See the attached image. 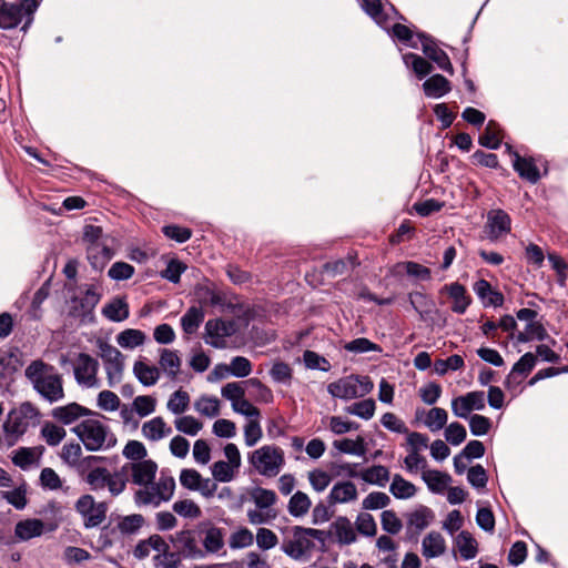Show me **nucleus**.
Returning <instances> with one entry per match:
<instances>
[{
	"instance_id": "1",
	"label": "nucleus",
	"mask_w": 568,
	"mask_h": 568,
	"mask_svg": "<svg viewBox=\"0 0 568 568\" xmlns=\"http://www.w3.org/2000/svg\"><path fill=\"white\" fill-rule=\"evenodd\" d=\"M26 377L33 389L49 403H55L64 398L63 379L52 365L42 359L32 361L24 369Z\"/></svg>"
},
{
	"instance_id": "2",
	"label": "nucleus",
	"mask_w": 568,
	"mask_h": 568,
	"mask_svg": "<svg viewBox=\"0 0 568 568\" xmlns=\"http://www.w3.org/2000/svg\"><path fill=\"white\" fill-rule=\"evenodd\" d=\"M72 432L90 452L112 448L118 442L110 428L97 419H85L74 426Z\"/></svg>"
},
{
	"instance_id": "3",
	"label": "nucleus",
	"mask_w": 568,
	"mask_h": 568,
	"mask_svg": "<svg viewBox=\"0 0 568 568\" xmlns=\"http://www.w3.org/2000/svg\"><path fill=\"white\" fill-rule=\"evenodd\" d=\"M38 7V0H18V3L2 1L0 3V28L6 30L14 29L27 17V21L22 27V30L26 31L31 24L32 16Z\"/></svg>"
},
{
	"instance_id": "4",
	"label": "nucleus",
	"mask_w": 568,
	"mask_h": 568,
	"mask_svg": "<svg viewBox=\"0 0 568 568\" xmlns=\"http://www.w3.org/2000/svg\"><path fill=\"white\" fill-rule=\"evenodd\" d=\"M248 462L260 475L275 477L284 465V453L277 446L264 445L248 454Z\"/></svg>"
},
{
	"instance_id": "5",
	"label": "nucleus",
	"mask_w": 568,
	"mask_h": 568,
	"mask_svg": "<svg viewBox=\"0 0 568 568\" xmlns=\"http://www.w3.org/2000/svg\"><path fill=\"white\" fill-rule=\"evenodd\" d=\"M374 388L368 376L348 375L327 385V392L336 398L344 400L364 397Z\"/></svg>"
},
{
	"instance_id": "6",
	"label": "nucleus",
	"mask_w": 568,
	"mask_h": 568,
	"mask_svg": "<svg viewBox=\"0 0 568 568\" xmlns=\"http://www.w3.org/2000/svg\"><path fill=\"white\" fill-rule=\"evenodd\" d=\"M38 416L39 410L29 402L23 403L18 409L11 410L3 423L8 446L14 445L18 438L27 432L29 419L37 418Z\"/></svg>"
},
{
	"instance_id": "7",
	"label": "nucleus",
	"mask_w": 568,
	"mask_h": 568,
	"mask_svg": "<svg viewBox=\"0 0 568 568\" xmlns=\"http://www.w3.org/2000/svg\"><path fill=\"white\" fill-rule=\"evenodd\" d=\"M75 511L81 516L85 529L99 527L106 518L108 504L95 501L90 494H84L74 504Z\"/></svg>"
},
{
	"instance_id": "8",
	"label": "nucleus",
	"mask_w": 568,
	"mask_h": 568,
	"mask_svg": "<svg viewBox=\"0 0 568 568\" xmlns=\"http://www.w3.org/2000/svg\"><path fill=\"white\" fill-rule=\"evenodd\" d=\"M103 460H105V457L90 455L78 463V474L91 490L99 491L106 487L110 471L105 467L95 465Z\"/></svg>"
},
{
	"instance_id": "9",
	"label": "nucleus",
	"mask_w": 568,
	"mask_h": 568,
	"mask_svg": "<svg viewBox=\"0 0 568 568\" xmlns=\"http://www.w3.org/2000/svg\"><path fill=\"white\" fill-rule=\"evenodd\" d=\"M100 356L103 359L108 384L113 387L122 379L124 357L121 352L109 343L99 344Z\"/></svg>"
},
{
	"instance_id": "10",
	"label": "nucleus",
	"mask_w": 568,
	"mask_h": 568,
	"mask_svg": "<svg viewBox=\"0 0 568 568\" xmlns=\"http://www.w3.org/2000/svg\"><path fill=\"white\" fill-rule=\"evenodd\" d=\"M315 547L308 528L302 526L292 527V538L285 539L281 546L282 551L292 559L298 560L306 554L311 552Z\"/></svg>"
},
{
	"instance_id": "11",
	"label": "nucleus",
	"mask_w": 568,
	"mask_h": 568,
	"mask_svg": "<svg viewBox=\"0 0 568 568\" xmlns=\"http://www.w3.org/2000/svg\"><path fill=\"white\" fill-rule=\"evenodd\" d=\"M74 378L79 385L88 388L98 387L99 382L97 378L99 371V362L87 353H80L77 356V364L74 365Z\"/></svg>"
},
{
	"instance_id": "12",
	"label": "nucleus",
	"mask_w": 568,
	"mask_h": 568,
	"mask_svg": "<svg viewBox=\"0 0 568 568\" xmlns=\"http://www.w3.org/2000/svg\"><path fill=\"white\" fill-rule=\"evenodd\" d=\"M235 333L234 323L222 318L209 320L205 324V342L212 347L223 349L226 347L225 337Z\"/></svg>"
},
{
	"instance_id": "13",
	"label": "nucleus",
	"mask_w": 568,
	"mask_h": 568,
	"mask_svg": "<svg viewBox=\"0 0 568 568\" xmlns=\"http://www.w3.org/2000/svg\"><path fill=\"white\" fill-rule=\"evenodd\" d=\"M417 38L420 41L423 53L429 60L434 61L440 70L449 73L450 75L454 74V68L449 57L442 48L438 47L435 39L424 32L417 33Z\"/></svg>"
},
{
	"instance_id": "14",
	"label": "nucleus",
	"mask_w": 568,
	"mask_h": 568,
	"mask_svg": "<svg viewBox=\"0 0 568 568\" xmlns=\"http://www.w3.org/2000/svg\"><path fill=\"white\" fill-rule=\"evenodd\" d=\"M485 406V393L483 390L469 392L452 400V410L459 418H468L471 410H483Z\"/></svg>"
},
{
	"instance_id": "15",
	"label": "nucleus",
	"mask_w": 568,
	"mask_h": 568,
	"mask_svg": "<svg viewBox=\"0 0 568 568\" xmlns=\"http://www.w3.org/2000/svg\"><path fill=\"white\" fill-rule=\"evenodd\" d=\"M156 471L158 464L152 459L126 463L122 466V473H130L131 481L139 486H148L153 483Z\"/></svg>"
},
{
	"instance_id": "16",
	"label": "nucleus",
	"mask_w": 568,
	"mask_h": 568,
	"mask_svg": "<svg viewBox=\"0 0 568 568\" xmlns=\"http://www.w3.org/2000/svg\"><path fill=\"white\" fill-rule=\"evenodd\" d=\"M511 230V219L504 210H491L487 215V237L495 242Z\"/></svg>"
},
{
	"instance_id": "17",
	"label": "nucleus",
	"mask_w": 568,
	"mask_h": 568,
	"mask_svg": "<svg viewBox=\"0 0 568 568\" xmlns=\"http://www.w3.org/2000/svg\"><path fill=\"white\" fill-rule=\"evenodd\" d=\"M172 541L178 552L184 558H203L204 551L197 546L195 532L193 530H181L175 534Z\"/></svg>"
},
{
	"instance_id": "18",
	"label": "nucleus",
	"mask_w": 568,
	"mask_h": 568,
	"mask_svg": "<svg viewBox=\"0 0 568 568\" xmlns=\"http://www.w3.org/2000/svg\"><path fill=\"white\" fill-rule=\"evenodd\" d=\"M406 534L408 538H415L430 524L434 513L426 506H419L414 511L406 514Z\"/></svg>"
},
{
	"instance_id": "19",
	"label": "nucleus",
	"mask_w": 568,
	"mask_h": 568,
	"mask_svg": "<svg viewBox=\"0 0 568 568\" xmlns=\"http://www.w3.org/2000/svg\"><path fill=\"white\" fill-rule=\"evenodd\" d=\"M440 293H447L453 300L452 311L456 314H464L471 303L466 287L458 282L446 284L440 288Z\"/></svg>"
},
{
	"instance_id": "20",
	"label": "nucleus",
	"mask_w": 568,
	"mask_h": 568,
	"mask_svg": "<svg viewBox=\"0 0 568 568\" xmlns=\"http://www.w3.org/2000/svg\"><path fill=\"white\" fill-rule=\"evenodd\" d=\"M358 497L356 485L353 481L345 480L336 483L328 496L326 497V501L328 506H334L336 504H347L356 500Z\"/></svg>"
},
{
	"instance_id": "21",
	"label": "nucleus",
	"mask_w": 568,
	"mask_h": 568,
	"mask_svg": "<svg viewBox=\"0 0 568 568\" xmlns=\"http://www.w3.org/2000/svg\"><path fill=\"white\" fill-rule=\"evenodd\" d=\"M92 412L78 403H70L64 406L54 407L51 416L64 425L74 423L82 416L91 415Z\"/></svg>"
},
{
	"instance_id": "22",
	"label": "nucleus",
	"mask_w": 568,
	"mask_h": 568,
	"mask_svg": "<svg viewBox=\"0 0 568 568\" xmlns=\"http://www.w3.org/2000/svg\"><path fill=\"white\" fill-rule=\"evenodd\" d=\"M513 168L518 175L531 184H536L540 179L539 169L532 158H524L517 152H513Z\"/></svg>"
},
{
	"instance_id": "23",
	"label": "nucleus",
	"mask_w": 568,
	"mask_h": 568,
	"mask_svg": "<svg viewBox=\"0 0 568 568\" xmlns=\"http://www.w3.org/2000/svg\"><path fill=\"white\" fill-rule=\"evenodd\" d=\"M537 358L536 356L528 352L524 354L513 366L510 373L506 377L505 384L507 387H510L513 384L518 385L520 381H517V375H521L526 377L534 369L536 365Z\"/></svg>"
},
{
	"instance_id": "24",
	"label": "nucleus",
	"mask_w": 568,
	"mask_h": 568,
	"mask_svg": "<svg viewBox=\"0 0 568 568\" xmlns=\"http://www.w3.org/2000/svg\"><path fill=\"white\" fill-rule=\"evenodd\" d=\"M101 313L111 322H123L130 315L129 304L125 297H114L102 307Z\"/></svg>"
},
{
	"instance_id": "25",
	"label": "nucleus",
	"mask_w": 568,
	"mask_h": 568,
	"mask_svg": "<svg viewBox=\"0 0 568 568\" xmlns=\"http://www.w3.org/2000/svg\"><path fill=\"white\" fill-rule=\"evenodd\" d=\"M142 435L151 442H158L171 435L172 428L166 425L161 416H156L142 425Z\"/></svg>"
},
{
	"instance_id": "26",
	"label": "nucleus",
	"mask_w": 568,
	"mask_h": 568,
	"mask_svg": "<svg viewBox=\"0 0 568 568\" xmlns=\"http://www.w3.org/2000/svg\"><path fill=\"white\" fill-rule=\"evenodd\" d=\"M44 448L38 447H20L13 452L11 460L13 465L20 467L23 470L29 469L33 464L38 463Z\"/></svg>"
},
{
	"instance_id": "27",
	"label": "nucleus",
	"mask_w": 568,
	"mask_h": 568,
	"mask_svg": "<svg viewBox=\"0 0 568 568\" xmlns=\"http://www.w3.org/2000/svg\"><path fill=\"white\" fill-rule=\"evenodd\" d=\"M145 525V518L141 514H131L126 516H118L116 526L112 532L118 530L122 536L136 535Z\"/></svg>"
},
{
	"instance_id": "28",
	"label": "nucleus",
	"mask_w": 568,
	"mask_h": 568,
	"mask_svg": "<svg viewBox=\"0 0 568 568\" xmlns=\"http://www.w3.org/2000/svg\"><path fill=\"white\" fill-rule=\"evenodd\" d=\"M423 90L427 98L439 99L452 90V85L444 75L434 74L424 81Z\"/></svg>"
},
{
	"instance_id": "29",
	"label": "nucleus",
	"mask_w": 568,
	"mask_h": 568,
	"mask_svg": "<svg viewBox=\"0 0 568 568\" xmlns=\"http://www.w3.org/2000/svg\"><path fill=\"white\" fill-rule=\"evenodd\" d=\"M339 545H351L356 541V532L351 520L345 516H338L331 525Z\"/></svg>"
},
{
	"instance_id": "30",
	"label": "nucleus",
	"mask_w": 568,
	"mask_h": 568,
	"mask_svg": "<svg viewBox=\"0 0 568 568\" xmlns=\"http://www.w3.org/2000/svg\"><path fill=\"white\" fill-rule=\"evenodd\" d=\"M446 550L445 539L437 531L427 534L422 542V552L426 558H435L442 556Z\"/></svg>"
},
{
	"instance_id": "31",
	"label": "nucleus",
	"mask_w": 568,
	"mask_h": 568,
	"mask_svg": "<svg viewBox=\"0 0 568 568\" xmlns=\"http://www.w3.org/2000/svg\"><path fill=\"white\" fill-rule=\"evenodd\" d=\"M133 374L143 386H153L160 378V369L149 365L144 361H136L133 365Z\"/></svg>"
},
{
	"instance_id": "32",
	"label": "nucleus",
	"mask_w": 568,
	"mask_h": 568,
	"mask_svg": "<svg viewBox=\"0 0 568 568\" xmlns=\"http://www.w3.org/2000/svg\"><path fill=\"white\" fill-rule=\"evenodd\" d=\"M219 371H223L225 373H230V375L243 378L251 374L252 364L244 356H235L232 358L230 365L219 364L215 366L213 373H217Z\"/></svg>"
},
{
	"instance_id": "33",
	"label": "nucleus",
	"mask_w": 568,
	"mask_h": 568,
	"mask_svg": "<svg viewBox=\"0 0 568 568\" xmlns=\"http://www.w3.org/2000/svg\"><path fill=\"white\" fill-rule=\"evenodd\" d=\"M44 525L40 519H26L16 525L14 535L20 540H29L39 537L43 532Z\"/></svg>"
},
{
	"instance_id": "34",
	"label": "nucleus",
	"mask_w": 568,
	"mask_h": 568,
	"mask_svg": "<svg viewBox=\"0 0 568 568\" xmlns=\"http://www.w3.org/2000/svg\"><path fill=\"white\" fill-rule=\"evenodd\" d=\"M101 295L95 291L93 286H90L84 296L79 300V306L74 307V313L82 320L91 317L93 310L99 304Z\"/></svg>"
},
{
	"instance_id": "35",
	"label": "nucleus",
	"mask_w": 568,
	"mask_h": 568,
	"mask_svg": "<svg viewBox=\"0 0 568 568\" xmlns=\"http://www.w3.org/2000/svg\"><path fill=\"white\" fill-rule=\"evenodd\" d=\"M159 364L170 379L178 377L181 367V358L176 351L168 348L161 349Z\"/></svg>"
},
{
	"instance_id": "36",
	"label": "nucleus",
	"mask_w": 568,
	"mask_h": 568,
	"mask_svg": "<svg viewBox=\"0 0 568 568\" xmlns=\"http://www.w3.org/2000/svg\"><path fill=\"white\" fill-rule=\"evenodd\" d=\"M501 139L499 124L494 120H490L487 123L484 133L479 136L478 142L484 148L497 150L501 144Z\"/></svg>"
},
{
	"instance_id": "37",
	"label": "nucleus",
	"mask_w": 568,
	"mask_h": 568,
	"mask_svg": "<svg viewBox=\"0 0 568 568\" xmlns=\"http://www.w3.org/2000/svg\"><path fill=\"white\" fill-rule=\"evenodd\" d=\"M456 546L463 559L469 560L477 556V541L470 532L463 530L456 537Z\"/></svg>"
},
{
	"instance_id": "38",
	"label": "nucleus",
	"mask_w": 568,
	"mask_h": 568,
	"mask_svg": "<svg viewBox=\"0 0 568 568\" xmlns=\"http://www.w3.org/2000/svg\"><path fill=\"white\" fill-rule=\"evenodd\" d=\"M389 491L397 499H408L416 494V487L402 475L395 474L389 486Z\"/></svg>"
},
{
	"instance_id": "39",
	"label": "nucleus",
	"mask_w": 568,
	"mask_h": 568,
	"mask_svg": "<svg viewBox=\"0 0 568 568\" xmlns=\"http://www.w3.org/2000/svg\"><path fill=\"white\" fill-rule=\"evenodd\" d=\"M359 476L364 481L368 484L384 487L389 480V470L383 465H375L364 469Z\"/></svg>"
},
{
	"instance_id": "40",
	"label": "nucleus",
	"mask_w": 568,
	"mask_h": 568,
	"mask_svg": "<svg viewBox=\"0 0 568 568\" xmlns=\"http://www.w3.org/2000/svg\"><path fill=\"white\" fill-rule=\"evenodd\" d=\"M204 312L201 307L191 306L181 317V326L186 334H193L204 321Z\"/></svg>"
},
{
	"instance_id": "41",
	"label": "nucleus",
	"mask_w": 568,
	"mask_h": 568,
	"mask_svg": "<svg viewBox=\"0 0 568 568\" xmlns=\"http://www.w3.org/2000/svg\"><path fill=\"white\" fill-rule=\"evenodd\" d=\"M312 506L310 497L303 491H296L288 500L287 509L291 516L302 517L306 515Z\"/></svg>"
},
{
	"instance_id": "42",
	"label": "nucleus",
	"mask_w": 568,
	"mask_h": 568,
	"mask_svg": "<svg viewBox=\"0 0 568 568\" xmlns=\"http://www.w3.org/2000/svg\"><path fill=\"white\" fill-rule=\"evenodd\" d=\"M88 260L94 268L102 267L113 256V252L104 244L95 243L87 248Z\"/></svg>"
},
{
	"instance_id": "43",
	"label": "nucleus",
	"mask_w": 568,
	"mask_h": 568,
	"mask_svg": "<svg viewBox=\"0 0 568 568\" xmlns=\"http://www.w3.org/2000/svg\"><path fill=\"white\" fill-rule=\"evenodd\" d=\"M548 337V333L544 325L539 322L532 321L527 323L525 331L519 332L516 336L518 343H528L532 339L545 341Z\"/></svg>"
},
{
	"instance_id": "44",
	"label": "nucleus",
	"mask_w": 568,
	"mask_h": 568,
	"mask_svg": "<svg viewBox=\"0 0 568 568\" xmlns=\"http://www.w3.org/2000/svg\"><path fill=\"white\" fill-rule=\"evenodd\" d=\"M422 477L433 493H442L452 480L449 475L439 470H424Z\"/></svg>"
},
{
	"instance_id": "45",
	"label": "nucleus",
	"mask_w": 568,
	"mask_h": 568,
	"mask_svg": "<svg viewBox=\"0 0 568 568\" xmlns=\"http://www.w3.org/2000/svg\"><path fill=\"white\" fill-rule=\"evenodd\" d=\"M250 496L255 506L261 510L271 508L277 501V496L274 490L262 487L253 488Z\"/></svg>"
},
{
	"instance_id": "46",
	"label": "nucleus",
	"mask_w": 568,
	"mask_h": 568,
	"mask_svg": "<svg viewBox=\"0 0 568 568\" xmlns=\"http://www.w3.org/2000/svg\"><path fill=\"white\" fill-rule=\"evenodd\" d=\"M203 546L207 552L216 554L224 546V532L222 528L211 527L205 531Z\"/></svg>"
},
{
	"instance_id": "47",
	"label": "nucleus",
	"mask_w": 568,
	"mask_h": 568,
	"mask_svg": "<svg viewBox=\"0 0 568 568\" xmlns=\"http://www.w3.org/2000/svg\"><path fill=\"white\" fill-rule=\"evenodd\" d=\"M376 409V404L373 398H367L361 402H356L345 408L346 413L355 415L362 419H371Z\"/></svg>"
},
{
	"instance_id": "48",
	"label": "nucleus",
	"mask_w": 568,
	"mask_h": 568,
	"mask_svg": "<svg viewBox=\"0 0 568 568\" xmlns=\"http://www.w3.org/2000/svg\"><path fill=\"white\" fill-rule=\"evenodd\" d=\"M145 335L142 331L128 328L116 336L118 344L123 348H135L144 343Z\"/></svg>"
},
{
	"instance_id": "49",
	"label": "nucleus",
	"mask_w": 568,
	"mask_h": 568,
	"mask_svg": "<svg viewBox=\"0 0 568 568\" xmlns=\"http://www.w3.org/2000/svg\"><path fill=\"white\" fill-rule=\"evenodd\" d=\"M67 432L63 427L51 422H45L41 428V437L49 446L59 445L65 437Z\"/></svg>"
},
{
	"instance_id": "50",
	"label": "nucleus",
	"mask_w": 568,
	"mask_h": 568,
	"mask_svg": "<svg viewBox=\"0 0 568 568\" xmlns=\"http://www.w3.org/2000/svg\"><path fill=\"white\" fill-rule=\"evenodd\" d=\"M396 267L405 271L408 276L417 280L429 281L432 278V271L414 261L397 263Z\"/></svg>"
},
{
	"instance_id": "51",
	"label": "nucleus",
	"mask_w": 568,
	"mask_h": 568,
	"mask_svg": "<svg viewBox=\"0 0 568 568\" xmlns=\"http://www.w3.org/2000/svg\"><path fill=\"white\" fill-rule=\"evenodd\" d=\"M404 60L406 64L410 63L412 69L418 79L425 78L433 70V65L426 59L416 53L405 54Z\"/></svg>"
},
{
	"instance_id": "52",
	"label": "nucleus",
	"mask_w": 568,
	"mask_h": 568,
	"mask_svg": "<svg viewBox=\"0 0 568 568\" xmlns=\"http://www.w3.org/2000/svg\"><path fill=\"white\" fill-rule=\"evenodd\" d=\"M122 455L131 463H136L146 459L148 450L142 442L132 439L125 444Z\"/></svg>"
},
{
	"instance_id": "53",
	"label": "nucleus",
	"mask_w": 568,
	"mask_h": 568,
	"mask_svg": "<svg viewBox=\"0 0 568 568\" xmlns=\"http://www.w3.org/2000/svg\"><path fill=\"white\" fill-rule=\"evenodd\" d=\"M390 504V498L383 491H372L362 501V508L365 510L384 509Z\"/></svg>"
},
{
	"instance_id": "54",
	"label": "nucleus",
	"mask_w": 568,
	"mask_h": 568,
	"mask_svg": "<svg viewBox=\"0 0 568 568\" xmlns=\"http://www.w3.org/2000/svg\"><path fill=\"white\" fill-rule=\"evenodd\" d=\"M190 404V396L185 390L179 389L175 390L169 398L166 407L168 409L175 414L180 415L184 413Z\"/></svg>"
},
{
	"instance_id": "55",
	"label": "nucleus",
	"mask_w": 568,
	"mask_h": 568,
	"mask_svg": "<svg viewBox=\"0 0 568 568\" xmlns=\"http://www.w3.org/2000/svg\"><path fill=\"white\" fill-rule=\"evenodd\" d=\"M447 419L448 414L444 408L434 407L428 410L424 423L432 432H437L446 425Z\"/></svg>"
},
{
	"instance_id": "56",
	"label": "nucleus",
	"mask_w": 568,
	"mask_h": 568,
	"mask_svg": "<svg viewBox=\"0 0 568 568\" xmlns=\"http://www.w3.org/2000/svg\"><path fill=\"white\" fill-rule=\"evenodd\" d=\"M254 542L253 532L246 528H240L232 532L229 539V546L232 549H242L252 546Z\"/></svg>"
},
{
	"instance_id": "57",
	"label": "nucleus",
	"mask_w": 568,
	"mask_h": 568,
	"mask_svg": "<svg viewBox=\"0 0 568 568\" xmlns=\"http://www.w3.org/2000/svg\"><path fill=\"white\" fill-rule=\"evenodd\" d=\"M212 476L220 483L233 480L237 469L224 460H217L211 466Z\"/></svg>"
},
{
	"instance_id": "58",
	"label": "nucleus",
	"mask_w": 568,
	"mask_h": 568,
	"mask_svg": "<svg viewBox=\"0 0 568 568\" xmlns=\"http://www.w3.org/2000/svg\"><path fill=\"white\" fill-rule=\"evenodd\" d=\"M132 406L140 417H145L155 412L156 399L149 395H140L133 399Z\"/></svg>"
},
{
	"instance_id": "59",
	"label": "nucleus",
	"mask_w": 568,
	"mask_h": 568,
	"mask_svg": "<svg viewBox=\"0 0 568 568\" xmlns=\"http://www.w3.org/2000/svg\"><path fill=\"white\" fill-rule=\"evenodd\" d=\"M357 531L366 537H374L377 534V525L369 513H361L356 518Z\"/></svg>"
},
{
	"instance_id": "60",
	"label": "nucleus",
	"mask_w": 568,
	"mask_h": 568,
	"mask_svg": "<svg viewBox=\"0 0 568 568\" xmlns=\"http://www.w3.org/2000/svg\"><path fill=\"white\" fill-rule=\"evenodd\" d=\"M381 524L383 530L390 535H397L403 528V523L394 510H384L381 514Z\"/></svg>"
},
{
	"instance_id": "61",
	"label": "nucleus",
	"mask_w": 568,
	"mask_h": 568,
	"mask_svg": "<svg viewBox=\"0 0 568 568\" xmlns=\"http://www.w3.org/2000/svg\"><path fill=\"white\" fill-rule=\"evenodd\" d=\"M175 428L190 436H195L203 427V424L193 416H182L175 419Z\"/></svg>"
},
{
	"instance_id": "62",
	"label": "nucleus",
	"mask_w": 568,
	"mask_h": 568,
	"mask_svg": "<svg viewBox=\"0 0 568 568\" xmlns=\"http://www.w3.org/2000/svg\"><path fill=\"white\" fill-rule=\"evenodd\" d=\"M355 267V261L353 257L347 260H336L324 264V271L329 276H337L347 273Z\"/></svg>"
},
{
	"instance_id": "63",
	"label": "nucleus",
	"mask_w": 568,
	"mask_h": 568,
	"mask_svg": "<svg viewBox=\"0 0 568 568\" xmlns=\"http://www.w3.org/2000/svg\"><path fill=\"white\" fill-rule=\"evenodd\" d=\"M199 413L207 417H215L220 414V400L216 397L202 396L196 403Z\"/></svg>"
},
{
	"instance_id": "64",
	"label": "nucleus",
	"mask_w": 568,
	"mask_h": 568,
	"mask_svg": "<svg viewBox=\"0 0 568 568\" xmlns=\"http://www.w3.org/2000/svg\"><path fill=\"white\" fill-rule=\"evenodd\" d=\"M270 375L275 383L290 384L293 377V369L284 362H276L270 369Z\"/></svg>"
}]
</instances>
